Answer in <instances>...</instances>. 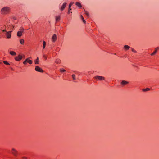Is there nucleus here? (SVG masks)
I'll return each instance as SVG.
<instances>
[{"mask_svg":"<svg viewBox=\"0 0 159 159\" xmlns=\"http://www.w3.org/2000/svg\"><path fill=\"white\" fill-rule=\"evenodd\" d=\"M9 8L8 7H5L2 8L1 10V13L2 14H7L9 11Z\"/></svg>","mask_w":159,"mask_h":159,"instance_id":"1","label":"nucleus"},{"mask_svg":"<svg viewBox=\"0 0 159 159\" xmlns=\"http://www.w3.org/2000/svg\"><path fill=\"white\" fill-rule=\"evenodd\" d=\"M25 56L24 55H20L19 54L17 56L15 57V59L16 61H20L23 58H25Z\"/></svg>","mask_w":159,"mask_h":159,"instance_id":"2","label":"nucleus"},{"mask_svg":"<svg viewBox=\"0 0 159 159\" xmlns=\"http://www.w3.org/2000/svg\"><path fill=\"white\" fill-rule=\"evenodd\" d=\"M11 152L12 154L15 156L16 157L18 155V151L14 148H12Z\"/></svg>","mask_w":159,"mask_h":159,"instance_id":"3","label":"nucleus"},{"mask_svg":"<svg viewBox=\"0 0 159 159\" xmlns=\"http://www.w3.org/2000/svg\"><path fill=\"white\" fill-rule=\"evenodd\" d=\"M24 29L22 28H21L20 29V30L18 31L17 33V35L18 37H20L22 34V33L23 32Z\"/></svg>","mask_w":159,"mask_h":159,"instance_id":"4","label":"nucleus"},{"mask_svg":"<svg viewBox=\"0 0 159 159\" xmlns=\"http://www.w3.org/2000/svg\"><path fill=\"white\" fill-rule=\"evenodd\" d=\"M94 78L96 79H98L100 81L104 80L105 79V78L104 77L100 76H95Z\"/></svg>","mask_w":159,"mask_h":159,"instance_id":"5","label":"nucleus"},{"mask_svg":"<svg viewBox=\"0 0 159 159\" xmlns=\"http://www.w3.org/2000/svg\"><path fill=\"white\" fill-rule=\"evenodd\" d=\"M35 70L36 71L43 73L44 72V71L41 68L38 66H36L35 68Z\"/></svg>","mask_w":159,"mask_h":159,"instance_id":"6","label":"nucleus"},{"mask_svg":"<svg viewBox=\"0 0 159 159\" xmlns=\"http://www.w3.org/2000/svg\"><path fill=\"white\" fill-rule=\"evenodd\" d=\"M12 31H11L6 32V35L8 39H10V38L11 37V33Z\"/></svg>","mask_w":159,"mask_h":159,"instance_id":"7","label":"nucleus"},{"mask_svg":"<svg viewBox=\"0 0 159 159\" xmlns=\"http://www.w3.org/2000/svg\"><path fill=\"white\" fill-rule=\"evenodd\" d=\"M129 83V82L126 81H125L124 80H122L120 83V84L121 85L123 86H124L127 84Z\"/></svg>","mask_w":159,"mask_h":159,"instance_id":"8","label":"nucleus"},{"mask_svg":"<svg viewBox=\"0 0 159 159\" xmlns=\"http://www.w3.org/2000/svg\"><path fill=\"white\" fill-rule=\"evenodd\" d=\"M158 50H159V47L156 48L154 52L151 54V55L153 56L154 55L157 53V51Z\"/></svg>","mask_w":159,"mask_h":159,"instance_id":"9","label":"nucleus"},{"mask_svg":"<svg viewBox=\"0 0 159 159\" xmlns=\"http://www.w3.org/2000/svg\"><path fill=\"white\" fill-rule=\"evenodd\" d=\"M66 4H67L66 3V2L63 3L62 6L61 7V8L60 9V10L61 11H62L65 9V7L66 5Z\"/></svg>","mask_w":159,"mask_h":159,"instance_id":"10","label":"nucleus"},{"mask_svg":"<svg viewBox=\"0 0 159 159\" xmlns=\"http://www.w3.org/2000/svg\"><path fill=\"white\" fill-rule=\"evenodd\" d=\"M40 43H43V48L44 49L45 48L46 45V42L44 41H40Z\"/></svg>","mask_w":159,"mask_h":159,"instance_id":"11","label":"nucleus"},{"mask_svg":"<svg viewBox=\"0 0 159 159\" xmlns=\"http://www.w3.org/2000/svg\"><path fill=\"white\" fill-rule=\"evenodd\" d=\"M26 60H27V62L28 63L30 64H32L33 63L32 61L30 59H29L28 58H27Z\"/></svg>","mask_w":159,"mask_h":159,"instance_id":"12","label":"nucleus"},{"mask_svg":"<svg viewBox=\"0 0 159 159\" xmlns=\"http://www.w3.org/2000/svg\"><path fill=\"white\" fill-rule=\"evenodd\" d=\"M75 4L76 6L79 7L80 8H81L82 7L81 4L79 2H77Z\"/></svg>","mask_w":159,"mask_h":159,"instance_id":"13","label":"nucleus"},{"mask_svg":"<svg viewBox=\"0 0 159 159\" xmlns=\"http://www.w3.org/2000/svg\"><path fill=\"white\" fill-rule=\"evenodd\" d=\"M10 54L12 56H15L16 55V53L13 51H11L10 52Z\"/></svg>","mask_w":159,"mask_h":159,"instance_id":"14","label":"nucleus"},{"mask_svg":"<svg viewBox=\"0 0 159 159\" xmlns=\"http://www.w3.org/2000/svg\"><path fill=\"white\" fill-rule=\"evenodd\" d=\"M130 47L128 45H125L124 46V48L125 50H128L129 49Z\"/></svg>","mask_w":159,"mask_h":159,"instance_id":"15","label":"nucleus"},{"mask_svg":"<svg viewBox=\"0 0 159 159\" xmlns=\"http://www.w3.org/2000/svg\"><path fill=\"white\" fill-rule=\"evenodd\" d=\"M35 64H37L39 63V58L38 57H37V59L34 61Z\"/></svg>","mask_w":159,"mask_h":159,"instance_id":"16","label":"nucleus"},{"mask_svg":"<svg viewBox=\"0 0 159 159\" xmlns=\"http://www.w3.org/2000/svg\"><path fill=\"white\" fill-rule=\"evenodd\" d=\"M55 62L59 64L61 63V61L59 59H57L56 60Z\"/></svg>","mask_w":159,"mask_h":159,"instance_id":"17","label":"nucleus"},{"mask_svg":"<svg viewBox=\"0 0 159 159\" xmlns=\"http://www.w3.org/2000/svg\"><path fill=\"white\" fill-rule=\"evenodd\" d=\"M60 16H56V20L57 22V21H59L60 20Z\"/></svg>","mask_w":159,"mask_h":159,"instance_id":"18","label":"nucleus"},{"mask_svg":"<svg viewBox=\"0 0 159 159\" xmlns=\"http://www.w3.org/2000/svg\"><path fill=\"white\" fill-rule=\"evenodd\" d=\"M52 38L53 40H55L57 39V37L56 35L55 34H54L52 36Z\"/></svg>","mask_w":159,"mask_h":159,"instance_id":"19","label":"nucleus"},{"mask_svg":"<svg viewBox=\"0 0 159 159\" xmlns=\"http://www.w3.org/2000/svg\"><path fill=\"white\" fill-rule=\"evenodd\" d=\"M81 18L82 19V20H83V22L84 23H86V21H85V20H84V18L83 16H81Z\"/></svg>","mask_w":159,"mask_h":159,"instance_id":"20","label":"nucleus"},{"mask_svg":"<svg viewBox=\"0 0 159 159\" xmlns=\"http://www.w3.org/2000/svg\"><path fill=\"white\" fill-rule=\"evenodd\" d=\"M60 72L61 73H63V72H64L65 71H66V70L64 69H60Z\"/></svg>","mask_w":159,"mask_h":159,"instance_id":"21","label":"nucleus"},{"mask_svg":"<svg viewBox=\"0 0 159 159\" xmlns=\"http://www.w3.org/2000/svg\"><path fill=\"white\" fill-rule=\"evenodd\" d=\"M3 63L4 64H5L6 65H10V64L8 62H7V61H3Z\"/></svg>","mask_w":159,"mask_h":159,"instance_id":"22","label":"nucleus"},{"mask_svg":"<svg viewBox=\"0 0 159 159\" xmlns=\"http://www.w3.org/2000/svg\"><path fill=\"white\" fill-rule=\"evenodd\" d=\"M73 3H74V2H70V4H69V8H71V6H72V5Z\"/></svg>","mask_w":159,"mask_h":159,"instance_id":"23","label":"nucleus"},{"mask_svg":"<svg viewBox=\"0 0 159 159\" xmlns=\"http://www.w3.org/2000/svg\"><path fill=\"white\" fill-rule=\"evenodd\" d=\"M131 51L132 52H134V53H136L137 52L133 48H131Z\"/></svg>","mask_w":159,"mask_h":159,"instance_id":"24","label":"nucleus"},{"mask_svg":"<svg viewBox=\"0 0 159 159\" xmlns=\"http://www.w3.org/2000/svg\"><path fill=\"white\" fill-rule=\"evenodd\" d=\"M149 90H150V89L149 88H146V89H143V91H148Z\"/></svg>","mask_w":159,"mask_h":159,"instance_id":"25","label":"nucleus"},{"mask_svg":"<svg viewBox=\"0 0 159 159\" xmlns=\"http://www.w3.org/2000/svg\"><path fill=\"white\" fill-rule=\"evenodd\" d=\"M72 77L74 80H75L76 79L75 77V75L74 74H73L72 75Z\"/></svg>","mask_w":159,"mask_h":159,"instance_id":"26","label":"nucleus"},{"mask_svg":"<svg viewBox=\"0 0 159 159\" xmlns=\"http://www.w3.org/2000/svg\"><path fill=\"white\" fill-rule=\"evenodd\" d=\"M24 40H20V43L21 44H23L24 43Z\"/></svg>","mask_w":159,"mask_h":159,"instance_id":"27","label":"nucleus"},{"mask_svg":"<svg viewBox=\"0 0 159 159\" xmlns=\"http://www.w3.org/2000/svg\"><path fill=\"white\" fill-rule=\"evenodd\" d=\"M27 60H26V59L23 62V63L25 65H26V64H27Z\"/></svg>","mask_w":159,"mask_h":159,"instance_id":"28","label":"nucleus"},{"mask_svg":"<svg viewBox=\"0 0 159 159\" xmlns=\"http://www.w3.org/2000/svg\"><path fill=\"white\" fill-rule=\"evenodd\" d=\"M85 14H86V15L87 16H89V13H88L87 12V11H85Z\"/></svg>","mask_w":159,"mask_h":159,"instance_id":"29","label":"nucleus"},{"mask_svg":"<svg viewBox=\"0 0 159 159\" xmlns=\"http://www.w3.org/2000/svg\"><path fill=\"white\" fill-rule=\"evenodd\" d=\"M13 18V19H14V20H16V17H14Z\"/></svg>","mask_w":159,"mask_h":159,"instance_id":"30","label":"nucleus"},{"mask_svg":"<svg viewBox=\"0 0 159 159\" xmlns=\"http://www.w3.org/2000/svg\"><path fill=\"white\" fill-rule=\"evenodd\" d=\"M3 32H6V30H4L2 31Z\"/></svg>","mask_w":159,"mask_h":159,"instance_id":"31","label":"nucleus"},{"mask_svg":"<svg viewBox=\"0 0 159 159\" xmlns=\"http://www.w3.org/2000/svg\"><path fill=\"white\" fill-rule=\"evenodd\" d=\"M71 10V9L70 8H69V11L70 10Z\"/></svg>","mask_w":159,"mask_h":159,"instance_id":"32","label":"nucleus"},{"mask_svg":"<svg viewBox=\"0 0 159 159\" xmlns=\"http://www.w3.org/2000/svg\"><path fill=\"white\" fill-rule=\"evenodd\" d=\"M70 13V11H68V14H69V13Z\"/></svg>","mask_w":159,"mask_h":159,"instance_id":"33","label":"nucleus"},{"mask_svg":"<svg viewBox=\"0 0 159 159\" xmlns=\"http://www.w3.org/2000/svg\"><path fill=\"white\" fill-rule=\"evenodd\" d=\"M114 54L116 55V53H114Z\"/></svg>","mask_w":159,"mask_h":159,"instance_id":"34","label":"nucleus"},{"mask_svg":"<svg viewBox=\"0 0 159 159\" xmlns=\"http://www.w3.org/2000/svg\"><path fill=\"white\" fill-rule=\"evenodd\" d=\"M20 40H23V39H21Z\"/></svg>","mask_w":159,"mask_h":159,"instance_id":"35","label":"nucleus"},{"mask_svg":"<svg viewBox=\"0 0 159 159\" xmlns=\"http://www.w3.org/2000/svg\"><path fill=\"white\" fill-rule=\"evenodd\" d=\"M45 58L46 59V57H45Z\"/></svg>","mask_w":159,"mask_h":159,"instance_id":"36","label":"nucleus"},{"mask_svg":"<svg viewBox=\"0 0 159 159\" xmlns=\"http://www.w3.org/2000/svg\"><path fill=\"white\" fill-rule=\"evenodd\" d=\"M45 58L46 59V57H45Z\"/></svg>","mask_w":159,"mask_h":159,"instance_id":"37","label":"nucleus"},{"mask_svg":"<svg viewBox=\"0 0 159 159\" xmlns=\"http://www.w3.org/2000/svg\"><path fill=\"white\" fill-rule=\"evenodd\" d=\"M53 42H54L55 40H53Z\"/></svg>","mask_w":159,"mask_h":159,"instance_id":"38","label":"nucleus"},{"mask_svg":"<svg viewBox=\"0 0 159 159\" xmlns=\"http://www.w3.org/2000/svg\"><path fill=\"white\" fill-rule=\"evenodd\" d=\"M1 63H2L1 62H0V64H1Z\"/></svg>","mask_w":159,"mask_h":159,"instance_id":"39","label":"nucleus"}]
</instances>
